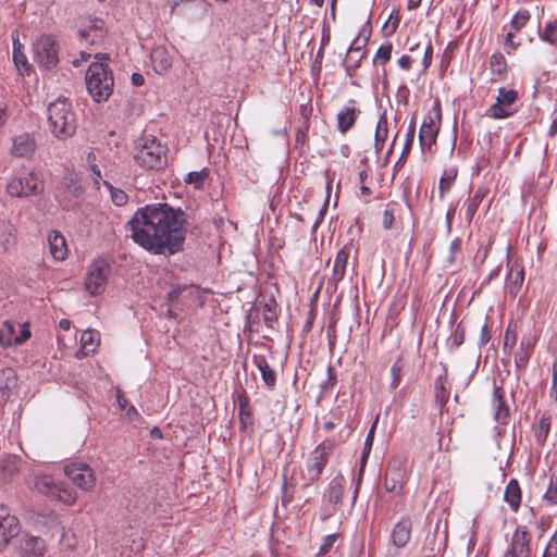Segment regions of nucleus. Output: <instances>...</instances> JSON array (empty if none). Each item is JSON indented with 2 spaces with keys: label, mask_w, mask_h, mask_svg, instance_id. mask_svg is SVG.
I'll return each instance as SVG.
<instances>
[{
  "label": "nucleus",
  "mask_w": 557,
  "mask_h": 557,
  "mask_svg": "<svg viewBox=\"0 0 557 557\" xmlns=\"http://www.w3.org/2000/svg\"><path fill=\"white\" fill-rule=\"evenodd\" d=\"M411 59L410 57L408 55H403L401 58L398 59V65L403 69V70H409L411 67Z\"/></svg>",
  "instance_id": "nucleus-64"
},
{
  "label": "nucleus",
  "mask_w": 557,
  "mask_h": 557,
  "mask_svg": "<svg viewBox=\"0 0 557 557\" xmlns=\"http://www.w3.org/2000/svg\"><path fill=\"white\" fill-rule=\"evenodd\" d=\"M407 479V458L404 456L393 457L384 476L385 488L392 493H399L404 488Z\"/></svg>",
  "instance_id": "nucleus-9"
},
{
  "label": "nucleus",
  "mask_w": 557,
  "mask_h": 557,
  "mask_svg": "<svg viewBox=\"0 0 557 557\" xmlns=\"http://www.w3.org/2000/svg\"><path fill=\"white\" fill-rule=\"evenodd\" d=\"M544 500H546L549 505L557 504V476L556 480H550L548 488L544 494Z\"/></svg>",
  "instance_id": "nucleus-47"
},
{
  "label": "nucleus",
  "mask_w": 557,
  "mask_h": 557,
  "mask_svg": "<svg viewBox=\"0 0 557 557\" xmlns=\"http://www.w3.org/2000/svg\"><path fill=\"white\" fill-rule=\"evenodd\" d=\"M490 338H491V332L488 330V326L486 324H484L482 326L481 333H480V339H479L480 346H484L485 344H487Z\"/></svg>",
  "instance_id": "nucleus-59"
},
{
  "label": "nucleus",
  "mask_w": 557,
  "mask_h": 557,
  "mask_svg": "<svg viewBox=\"0 0 557 557\" xmlns=\"http://www.w3.org/2000/svg\"><path fill=\"white\" fill-rule=\"evenodd\" d=\"M358 111L356 108H344L337 114V127L342 134L347 133L356 123Z\"/></svg>",
  "instance_id": "nucleus-27"
},
{
  "label": "nucleus",
  "mask_w": 557,
  "mask_h": 557,
  "mask_svg": "<svg viewBox=\"0 0 557 557\" xmlns=\"http://www.w3.org/2000/svg\"><path fill=\"white\" fill-rule=\"evenodd\" d=\"M432 53H433V48L432 46L429 44L425 49H424V57H423V66L426 69L430 66L431 62H432Z\"/></svg>",
  "instance_id": "nucleus-60"
},
{
  "label": "nucleus",
  "mask_w": 557,
  "mask_h": 557,
  "mask_svg": "<svg viewBox=\"0 0 557 557\" xmlns=\"http://www.w3.org/2000/svg\"><path fill=\"white\" fill-rule=\"evenodd\" d=\"M368 37L360 38L357 37L354 42L350 45L349 49L351 53H363L362 48L367 45Z\"/></svg>",
  "instance_id": "nucleus-54"
},
{
  "label": "nucleus",
  "mask_w": 557,
  "mask_h": 557,
  "mask_svg": "<svg viewBox=\"0 0 557 557\" xmlns=\"http://www.w3.org/2000/svg\"><path fill=\"white\" fill-rule=\"evenodd\" d=\"M412 523L409 518H401L392 531V542L398 547H405L410 540Z\"/></svg>",
  "instance_id": "nucleus-19"
},
{
  "label": "nucleus",
  "mask_w": 557,
  "mask_h": 557,
  "mask_svg": "<svg viewBox=\"0 0 557 557\" xmlns=\"http://www.w3.org/2000/svg\"><path fill=\"white\" fill-rule=\"evenodd\" d=\"M34 61L41 67L50 70L59 62L57 40L51 35H44L33 45Z\"/></svg>",
  "instance_id": "nucleus-8"
},
{
  "label": "nucleus",
  "mask_w": 557,
  "mask_h": 557,
  "mask_svg": "<svg viewBox=\"0 0 557 557\" xmlns=\"http://www.w3.org/2000/svg\"><path fill=\"white\" fill-rule=\"evenodd\" d=\"M530 20L528 10H519L511 18L510 25L515 30H520Z\"/></svg>",
  "instance_id": "nucleus-40"
},
{
  "label": "nucleus",
  "mask_w": 557,
  "mask_h": 557,
  "mask_svg": "<svg viewBox=\"0 0 557 557\" xmlns=\"http://www.w3.org/2000/svg\"><path fill=\"white\" fill-rule=\"evenodd\" d=\"M550 428V418L542 417L539 421L536 437L539 441L543 442L547 437Z\"/></svg>",
  "instance_id": "nucleus-42"
},
{
  "label": "nucleus",
  "mask_w": 557,
  "mask_h": 557,
  "mask_svg": "<svg viewBox=\"0 0 557 557\" xmlns=\"http://www.w3.org/2000/svg\"><path fill=\"white\" fill-rule=\"evenodd\" d=\"M110 265L106 260L94 261L86 273L85 288L91 296L101 294L107 286Z\"/></svg>",
  "instance_id": "nucleus-10"
},
{
  "label": "nucleus",
  "mask_w": 557,
  "mask_h": 557,
  "mask_svg": "<svg viewBox=\"0 0 557 557\" xmlns=\"http://www.w3.org/2000/svg\"><path fill=\"white\" fill-rule=\"evenodd\" d=\"M255 364L261 373V377L264 384L272 388L276 383V374L269 366L268 361L263 357H255Z\"/></svg>",
  "instance_id": "nucleus-28"
},
{
  "label": "nucleus",
  "mask_w": 557,
  "mask_h": 557,
  "mask_svg": "<svg viewBox=\"0 0 557 557\" xmlns=\"http://www.w3.org/2000/svg\"><path fill=\"white\" fill-rule=\"evenodd\" d=\"M524 282V272L521 267L513 264L507 276L508 293L516 296Z\"/></svg>",
  "instance_id": "nucleus-25"
},
{
  "label": "nucleus",
  "mask_w": 557,
  "mask_h": 557,
  "mask_svg": "<svg viewBox=\"0 0 557 557\" xmlns=\"http://www.w3.org/2000/svg\"><path fill=\"white\" fill-rule=\"evenodd\" d=\"M337 540H338V534L326 535L323 539V542L320 545V548H319V552L317 555L323 556V555H326L327 553H330V550L332 549V547L334 546V544L336 543Z\"/></svg>",
  "instance_id": "nucleus-43"
},
{
  "label": "nucleus",
  "mask_w": 557,
  "mask_h": 557,
  "mask_svg": "<svg viewBox=\"0 0 557 557\" xmlns=\"http://www.w3.org/2000/svg\"><path fill=\"white\" fill-rule=\"evenodd\" d=\"M362 58L363 53H351L350 50H348L345 60L347 71L350 72L358 69Z\"/></svg>",
  "instance_id": "nucleus-44"
},
{
  "label": "nucleus",
  "mask_w": 557,
  "mask_h": 557,
  "mask_svg": "<svg viewBox=\"0 0 557 557\" xmlns=\"http://www.w3.org/2000/svg\"><path fill=\"white\" fill-rule=\"evenodd\" d=\"M344 494V478L343 475H336L329 484V487L324 494L325 499L336 505L338 504Z\"/></svg>",
  "instance_id": "nucleus-26"
},
{
  "label": "nucleus",
  "mask_w": 557,
  "mask_h": 557,
  "mask_svg": "<svg viewBox=\"0 0 557 557\" xmlns=\"http://www.w3.org/2000/svg\"><path fill=\"white\" fill-rule=\"evenodd\" d=\"M29 486L50 499L72 505L77 498L75 490L50 474L38 473L29 481Z\"/></svg>",
  "instance_id": "nucleus-6"
},
{
  "label": "nucleus",
  "mask_w": 557,
  "mask_h": 557,
  "mask_svg": "<svg viewBox=\"0 0 557 557\" xmlns=\"http://www.w3.org/2000/svg\"><path fill=\"white\" fill-rule=\"evenodd\" d=\"M492 405L495 410L494 418L496 421H503L508 417V408L503 399L499 388H495L492 399Z\"/></svg>",
  "instance_id": "nucleus-30"
},
{
  "label": "nucleus",
  "mask_w": 557,
  "mask_h": 557,
  "mask_svg": "<svg viewBox=\"0 0 557 557\" xmlns=\"http://www.w3.org/2000/svg\"><path fill=\"white\" fill-rule=\"evenodd\" d=\"M65 475L81 490L91 491L96 485L94 469L85 462H72L64 468Z\"/></svg>",
  "instance_id": "nucleus-11"
},
{
  "label": "nucleus",
  "mask_w": 557,
  "mask_h": 557,
  "mask_svg": "<svg viewBox=\"0 0 557 557\" xmlns=\"http://www.w3.org/2000/svg\"><path fill=\"white\" fill-rule=\"evenodd\" d=\"M394 221H395L394 212L388 209L384 210L383 220H382L383 227L385 230H391L394 225Z\"/></svg>",
  "instance_id": "nucleus-55"
},
{
  "label": "nucleus",
  "mask_w": 557,
  "mask_h": 557,
  "mask_svg": "<svg viewBox=\"0 0 557 557\" xmlns=\"http://www.w3.org/2000/svg\"><path fill=\"white\" fill-rule=\"evenodd\" d=\"M36 149V141L29 134H21L13 138L11 154L16 158H29Z\"/></svg>",
  "instance_id": "nucleus-16"
},
{
  "label": "nucleus",
  "mask_w": 557,
  "mask_h": 557,
  "mask_svg": "<svg viewBox=\"0 0 557 557\" xmlns=\"http://www.w3.org/2000/svg\"><path fill=\"white\" fill-rule=\"evenodd\" d=\"M517 342V333L516 330H512L510 326H508L506 333H505V339H504V347H509L510 349L516 345Z\"/></svg>",
  "instance_id": "nucleus-52"
},
{
  "label": "nucleus",
  "mask_w": 557,
  "mask_h": 557,
  "mask_svg": "<svg viewBox=\"0 0 557 557\" xmlns=\"http://www.w3.org/2000/svg\"><path fill=\"white\" fill-rule=\"evenodd\" d=\"M17 326L21 329V332L18 335L16 334L15 345H21L30 337V331L27 324H17Z\"/></svg>",
  "instance_id": "nucleus-53"
},
{
  "label": "nucleus",
  "mask_w": 557,
  "mask_h": 557,
  "mask_svg": "<svg viewBox=\"0 0 557 557\" xmlns=\"http://www.w3.org/2000/svg\"><path fill=\"white\" fill-rule=\"evenodd\" d=\"M484 198V194L479 189L476 190L465 203L466 210V219L470 223L475 215L479 206L481 205Z\"/></svg>",
  "instance_id": "nucleus-33"
},
{
  "label": "nucleus",
  "mask_w": 557,
  "mask_h": 557,
  "mask_svg": "<svg viewBox=\"0 0 557 557\" xmlns=\"http://www.w3.org/2000/svg\"><path fill=\"white\" fill-rule=\"evenodd\" d=\"M49 250L52 258L57 261H62L67 255V246L64 236L58 232L52 231L48 236Z\"/></svg>",
  "instance_id": "nucleus-20"
},
{
  "label": "nucleus",
  "mask_w": 557,
  "mask_h": 557,
  "mask_svg": "<svg viewBox=\"0 0 557 557\" xmlns=\"http://www.w3.org/2000/svg\"><path fill=\"white\" fill-rule=\"evenodd\" d=\"M337 442L334 438H327L320 443L307 457L305 466L300 468L299 473L293 476L295 484L302 490L317 482L329 462L331 455Z\"/></svg>",
  "instance_id": "nucleus-2"
},
{
  "label": "nucleus",
  "mask_w": 557,
  "mask_h": 557,
  "mask_svg": "<svg viewBox=\"0 0 557 557\" xmlns=\"http://www.w3.org/2000/svg\"><path fill=\"white\" fill-rule=\"evenodd\" d=\"M488 65L491 69V73L496 76H505L507 72V62L505 57L499 53H493L488 60Z\"/></svg>",
  "instance_id": "nucleus-32"
},
{
  "label": "nucleus",
  "mask_w": 557,
  "mask_h": 557,
  "mask_svg": "<svg viewBox=\"0 0 557 557\" xmlns=\"http://www.w3.org/2000/svg\"><path fill=\"white\" fill-rule=\"evenodd\" d=\"M13 60L20 71L22 67L27 70V59L22 52V45L17 40H14L13 42Z\"/></svg>",
  "instance_id": "nucleus-39"
},
{
  "label": "nucleus",
  "mask_w": 557,
  "mask_h": 557,
  "mask_svg": "<svg viewBox=\"0 0 557 557\" xmlns=\"http://www.w3.org/2000/svg\"><path fill=\"white\" fill-rule=\"evenodd\" d=\"M150 59L153 70L159 74L165 73L172 65V58L169 51L162 46L151 50Z\"/></svg>",
  "instance_id": "nucleus-22"
},
{
  "label": "nucleus",
  "mask_w": 557,
  "mask_h": 557,
  "mask_svg": "<svg viewBox=\"0 0 557 557\" xmlns=\"http://www.w3.org/2000/svg\"><path fill=\"white\" fill-rule=\"evenodd\" d=\"M209 169L203 168L200 171L189 172L184 181L186 184L194 185L196 189H201L205 185L206 180L209 177Z\"/></svg>",
  "instance_id": "nucleus-35"
},
{
  "label": "nucleus",
  "mask_w": 557,
  "mask_h": 557,
  "mask_svg": "<svg viewBox=\"0 0 557 557\" xmlns=\"http://www.w3.org/2000/svg\"><path fill=\"white\" fill-rule=\"evenodd\" d=\"M21 531L17 518L10 513L7 506L0 505V550Z\"/></svg>",
  "instance_id": "nucleus-14"
},
{
  "label": "nucleus",
  "mask_w": 557,
  "mask_h": 557,
  "mask_svg": "<svg viewBox=\"0 0 557 557\" xmlns=\"http://www.w3.org/2000/svg\"><path fill=\"white\" fill-rule=\"evenodd\" d=\"M89 170L91 172V178H92L95 185H97V187L99 188V183L102 178V175H101V171H100L98 164H94V165L89 166Z\"/></svg>",
  "instance_id": "nucleus-58"
},
{
  "label": "nucleus",
  "mask_w": 557,
  "mask_h": 557,
  "mask_svg": "<svg viewBox=\"0 0 557 557\" xmlns=\"http://www.w3.org/2000/svg\"><path fill=\"white\" fill-rule=\"evenodd\" d=\"M403 363L400 360H397L391 368V375H392V381H391V388L392 389H396L400 382H401V371H403Z\"/></svg>",
  "instance_id": "nucleus-41"
},
{
  "label": "nucleus",
  "mask_w": 557,
  "mask_h": 557,
  "mask_svg": "<svg viewBox=\"0 0 557 557\" xmlns=\"http://www.w3.org/2000/svg\"><path fill=\"white\" fill-rule=\"evenodd\" d=\"M541 40L556 46L557 45V20L547 22L543 28L539 29Z\"/></svg>",
  "instance_id": "nucleus-31"
},
{
  "label": "nucleus",
  "mask_w": 557,
  "mask_h": 557,
  "mask_svg": "<svg viewBox=\"0 0 557 557\" xmlns=\"http://www.w3.org/2000/svg\"><path fill=\"white\" fill-rule=\"evenodd\" d=\"M81 343L84 347L97 345L99 343V333L90 330L83 332Z\"/></svg>",
  "instance_id": "nucleus-46"
},
{
  "label": "nucleus",
  "mask_w": 557,
  "mask_h": 557,
  "mask_svg": "<svg viewBox=\"0 0 557 557\" xmlns=\"http://www.w3.org/2000/svg\"><path fill=\"white\" fill-rule=\"evenodd\" d=\"M276 319H277V317H276L274 309L272 308V305L265 304L263 306V320H264L265 324L269 327H272L273 323L276 321Z\"/></svg>",
  "instance_id": "nucleus-48"
},
{
  "label": "nucleus",
  "mask_w": 557,
  "mask_h": 557,
  "mask_svg": "<svg viewBox=\"0 0 557 557\" xmlns=\"http://www.w3.org/2000/svg\"><path fill=\"white\" fill-rule=\"evenodd\" d=\"M465 342V329L459 323L455 330V333L451 336V346L457 348Z\"/></svg>",
  "instance_id": "nucleus-49"
},
{
  "label": "nucleus",
  "mask_w": 557,
  "mask_h": 557,
  "mask_svg": "<svg viewBox=\"0 0 557 557\" xmlns=\"http://www.w3.org/2000/svg\"><path fill=\"white\" fill-rule=\"evenodd\" d=\"M531 539V533L525 525L518 527L511 536L510 544L505 555L509 557H530Z\"/></svg>",
  "instance_id": "nucleus-13"
},
{
  "label": "nucleus",
  "mask_w": 557,
  "mask_h": 557,
  "mask_svg": "<svg viewBox=\"0 0 557 557\" xmlns=\"http://www.w3.org/2000/svg\"><path fill=\"white\" fill-rule=\"evenodd\" d=\"M349 253L350 249L347 246H344L337 251L336 257L334 259L332 275L330 278L334 284H337L344 278L346 267L349 259Z\"/></svg>",
  "instance_id": "nucleus-21"
},
{
  "label": "nucleus",
  "mask_w": 557,
  "mask_h": 557,
  "mask_svg": "<svg viewBox=\"0 0 557 557\" xmlns=\"http://www.w3.org/2000/svg\"><path fill=\"white\" fill-rule=\"evenodd\" d=\"M375 428H376V421L373 423V425L371 426L368 435H367V438H366V442H364V449H363V454H362V460H366L368 455H369V451L372 447V444H373V440H374V432H375Z\"/></svg>",
  "instance_id": "nucleus-50"
},
{
  "label": "nucleus",
  "mask_w": 557,
  "mask_h": 557,
  "mask_svg": "<svg viewBox=\"0 0 557 557\" xmlns=\"http://www.w3.org/2000/svg\"><path fill=\"white\" fill-rule=\"evenodd\" d=\"M457 171L451 169L444 172L440 180V197L443 198L446 193H448L456 180Z\"/></svg>",
  "instance_id": "nucleus-37"
},
{
  "label": "nucleus",
  "mask_w": 557,
  "mask_h": 557,
  "mask_svg": "<svg viewBox=\"0 0 557 557\" xmlns=\"http://www.w3.org/2000/svg\"><path fill=\"white\" fill-rule=\"evenodd\" d=\"M438 129L440 126L435 121V116L426 115L419 131V140L423 151L430 149L435 143Z\"/></svg>",
  "instance_id": "nucleus-15"
},
{
  "label": "nucleus",
  "mask_w": 557,
  "mask_h": 557,
  "mask_svg": "<svg viewBox=\"0 0 557 557\" xmlns=\"http://www.w3.org/2000/svg\"><path fill=\"white\" fill-rule=\"evenodd\" d=\"M185 212L168 203L147 205L139 208L127 222L131 238L154 255H174L185 242Z\"/></svg>",
  "instance_id": "nucleus-1"
},
{
  "label": "nucleus",
  "mask_w": 557,
  "mask_h": 557,
  "mask_svg": "<svg viewBox=\"0 0 557 557\" xmlns=\"http://www.w3.org/2000/svg\"><path fill=\"white\" fill-rule=\"evenodd\" d=\"M557 554V536H553L548 543L543 557H555Z\"/></svg>",
  "instance_id": "nucleus-57"
},
{
  "label": "nucleus",
  "mask_w": 557,
  "mask_h": 557,
  "mask_svg": "<svg viewBox=\"0 0 557 557\" xmlns=\"http://www.w3.org/2000/svg\"><path fill=\"white\" fill-rule=\"evenodd\" d=\"M49 128L58 139H66L75 134L77 121L71 102L58 98L47 109Z\"/></svg>",
  "instance_id": "nucleus-3"
},
{
  "label": "nucleus",
  "mask_w": 557,
  "mask_h": 557,
  "mask_svg": "<svg viewBox=\"0 0 557 557\" xmlns=\"http://www.w3.org/2000/svg\"><path fill=\"white\" fill-rule=\"evenodd\" d=\"M20 552L24 557H41L46 552V543L39 536L25 535L21 540Z\"/></svg>",
  "instance_id": "nucleus-17"
},
{
  "label": "nucleus",
  "mask_w": 557,
  "mask_h": 557,
  "mask_svg": "<svg viewBox=\"0 0 557 557\" xmlns=\"http://www.w3.org/2000/svg\"><path fill=\"white\" fill-rule=\"evenodd\" d=\"M16 339V325L10 321L3 322L0 326V344L3 347L15 345Z\"/></svg>",
  "instance_id": "nucleus-29"
},
{
  "label": "nucleus",
  "mask_w": 557,
  "mask_h": 557,
  "mask_svg": "<svg viewBox=\"0 0 557 557\" xmlns=\"http://www.w3.org/2000/svg\"><path fill=\"white\" fill-rule=\"evenodd\" d=\"M114 81L109 66L102 62H92L86 73V87L91 98L106 101L113 91Z\"/></svg>",
  "instance_id": "nucleus-5"
},
{
  "label": "nucleus",
  "mask_w": 557,
  "mask_h": 557,
  "mask_svg": "<svg viewBox=\"0 0 557 557\" xmlns=\"http://www.w3.org/2000/svg\"><path fill=\"white\" fill-rule=\"evenodd\" d=\"M387 137V117L386 112L380 116L376 129H375V149L376 151H381L383 149L385 139Z\"/></svg>",
  "instance_id": "nucleus-34"
},
{
  "label": "nucleus",
  "mask_w": 557,
  "mask_h": 557,
  "mask_svg": "<svg viewBox=\"0 0 557 557\" xmlns=\"http://www.w3.org/2000/svg\"><path fill=\"white\" fill-rule=\"evenodd\" d=\"M461 250V239L455 238L449 246L447 261L453 264L456 261V255Z\"/></svg>",
  "instance_id": "nucleus-51"
},
{
  "label": "nucleus",
  "mask_w": 557,
  "mask_h": 557,
  "mask_svg": "<svg viewBox=\"0 0 557 557\" xmlns=\"http://www.w3.org/2000/svg\"><path fill=\"white\" fill-rule=\"evenodd\" d=\"M413 137H414V124H410L409 129H408L407 135H406V143H405V146H404L403 156L409 152L410 147H411L412 141H413Z\"/></svg>",
  "instance_id": "nucleus-56"
},
{
  "label": "nucleus",
  "mask_w": 557,
  "mask_h": 557,
  "mask_svg": "<svg viewBox=\"0 0 557 557\" xmlns=\"http://www.w3.org/2000/svg\"><path fill=\"white\" fill-rule=\"evenodd\" d=\"M535 343L536 338L532 335L524 336L521 339L519 349L515 354V364L519 371L524 370L527 368L529 359L533 352Z\"/></svg>",
  "instance_id": "nucleus-18"
},
{
  "label": "nucleus",
  "mask_w": 557,
  "mask_h": 557,
  "mask_svg": "<svg viewBox=\"0 0 557 557\" xmlns=\"http://www.w3.org/2000/svg\"><path fill=\"white\" fill-rule=\"evenodd\" d=\"M135 161L149 170H160L168 163L166 148L154 136L140 137L134 148Z\"/></svg>",
  "instance_id": "nucleus-4"
},
{
  "label": "nucleus",
  "mask_w": 557,
  "mask_h": 557,
  "mask_svg": "<svg viewBox=\"0 0 557 557\" xmlns=\"http://www.w3.org/2000/svg\"><path fill=\"white\" fill-rule=\"evenodd\" d=\"M504 499L513 511H518L521 504V490L517 480L511 479L504 492Z\"/></svg>",
  "instance_id": "nucleus-24"
},
{
  "label": "nucleus",
  "mask_w": 557,
  "mask_h": 557,
  "mask_svg": "<svg viewBox=\"0 0 557 557\" xmlns=\"http://www.w3.org/2000/svg\"><path fill=\"white\" fill-rule=\"evenodd\" d=\"M435 389L440 393H446V376H438L435 382Z\"/></svg>",
  "instance_id": "nucleus-62"
},
{
  "label": "nucleus",
  "mask_w": 557,
  "mask_h": 557,
  "mask_svg": "<svg viewBox=\"0 0 557 557\" xmlns=\"http://www.w3.org/2000/svg\"><path fill=\"white\" fill-rule=\"evenodd\" d=\"M7 191L17 198L38 196L44 191V180L35 170L22 169L9 180Z\"/></svg>",
  "instance_id": "nucleus-7"
},
{
  "label": "nucleus",
  "mask_w": 557,
  "mask_h": 557,
  "mask_svg": "<svg viewBox=\"0 0 557 557\" xmlns=\"http://www.w3.org/2000/svg\"><path fill=\"white\" fill-rule=\"evenodd\" d=\"M103 185L108 187L111 194L112 202L116 206H124L127 202V195L119 188H114L109 182L103 181Z\"/></svg>",
  "instance_id": "nucleus-38"
},
{
  "label": "nucleus",
  "mask_w": 557,
  "mask_h": 557,
  "mask_svg": "<svg viewBox=\"0 0 557 557\" xmlns=\"http://www.w3.org/2000/svg\"><path fill=\"white\" fill-rule=\"evenodd\" d=\"M116 401L121 409L124 410L126 408L127 399L125 398L123 392L120 388L116 391Z\"/></svg>",
  "instance_id": "nucleus-63"
},
{
  "label": "nucleus",
  "mask_w": 557,
  "mask_h": 557,
  "mask_svg": "<svg viewBox=\"0 0 557 557\" xmlns=\"http://www.w3.org/2000/svg\"><path fill=\"white\" fill-rule=\"evenodd\" d=\"M183 290H184V288H183V287H180V286L172 288V289L168 293V295H166L168 300H169V301H174V300H176V299L180 297V295L182 294V292H183Z\"/></svg>",
  "instance_id": "nucleus-61"
},
{
  "label": "nucleus",
  "mask_w": 557,
  "mask_h": 557,
  "mask_svg": "<svg viewBox=\"0 0 557 557\" xmlns=\"http://www.w3.org/2000/svg\"><path fill=\"white\" fill-rule=\"evenodd\" d=\"M16 373L12 368L0 369V403L7 400L16 386Z\"/></svg>",
  "instance_id": "nucleus-23"
},
{
  "label": "nucleus",
  "mask_w": 557,
  "mask_h": 557,
  "mask_svg": "<svg viewBox=\"0 0 557 557\" xmlns=\"http://www.w3.org/2000/svg\"><path fill=\"white\" fill-rule=\"evenodd\" d=\"M518 94L516 90L500 87L498 89L496 101L487 109L486 115L495 120L510 116L515 112L511 107L516 102Z\"/></svg>",
  "instance_id": "nucleus-12"
},
{
  "label": "nucleus",
  "mask_w": 557,
  "mask_h": 557,
  "mask_svg": "<svg viewBox=\"0 0 557 557\" xmlns=\"http://www.w3.org/2000/svg\"><path fill=\"white\" fill-rule=\"evenodd\" d=\"M91 33H96L97 39H103L106 35L104 22L98 18L92 20L88 28L79 30L82 38H89Z\"/></svg>",
  "instance_id": "nucleus-36"
},
{
  "label": "nucleus",
  "mask_w": 557,
  "mask_h": 557,
  "mask_svg": "<svg viewBox=\"0 0 557 557\" xmlns=\"http://www.w3.org/2000/svg\"><path fill=\"white\" fill-rule=\"evenodd\" d=\"M392 44L382 45L375 54L374 61L381 62L382 64L386 63L392 55Z\"/></svg>",
  "instance_id": "nucleus-45"
}]
</instances>
